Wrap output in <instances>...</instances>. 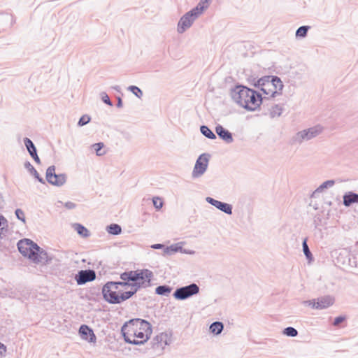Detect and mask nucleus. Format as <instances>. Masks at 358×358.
I'll use <instances>...</instances> for the list:
<instances>
[{"instance_id":"nucleus-1","label":"nucleus","mask_w":358,"mask_h":358,"mask_svg":"<svg viewBox=\"0 0 358 358\" xmlns=\"http://www.w3.org/2000/svg\"><path fill=\"white\" fill-rule=\"evenodd\" d=\"M121 331L126 343L139 345L148 341L152 329L148 321L135 318L126 322L122 327Z\"/></svg>"},{"instance_id":"nucleus-2","label":"nucleus","mask_w":358,"mask_h":358,"mask_svg":"<svg viewBox=\"0 0 358 358\" xmlns=\"http://www.w3.org/2000/svg\"><path fill=\"white\" fill-rule=\"evenodd\" d=\"M231 96L236 103L248 110H255L263 101L262 94L242 85L232 89Z\"/></svg>"},{"instance_id":"nucleus-3","label":"nucleus","mask_w":358,"mask_h":358,"mask_svg":"<svg viewBox=\"0 0 358 358\" xmlns=\"http://www.w3.org/2000/svg\"><path fill=\"white\" fill-rule=\"evenodd\" d=\"M255 86L264 94L263 99H268L281 94L284 85L278 77L268 76L259 78Z\"/></svg>"},{"instance_id":"nucleus-4","label":"nucleus","mask_w":358,"mask_h":358,"mask_svg":"<svg viewBox=\"0 0 358 358\" xmlns=\"http://www.w3.org/2000/svg\"><path fill=\"white\" fill-rule=\"evenodd\" d=\"M129 285L128 282H108L102 288L103 299L109 303L119 304L120 301L117 298L120 292L119 286H126Z\"/></svg>"},{"instance_id":"nucleus-5","label":"nucleus","mask_w":358,"mask_h":358,"mask_svg":"<svg viewBox=\"0 0 358 358\" xmlns=\"http://www.w3.org/2000/svg\"><path fill=\"white\" fill-rule=\"evenodd\" d=\"M201 15L194 8L186 13L178 23L177 31L179 34L184 33Z\"/></svg>"},{"instance_id":"nucleus-6","label":"nucleus","mask_w":358,"mask_h":358,"mask_svg":"<svg viewBox=\"0 0 358 358\" xmlns=\"http://www.w3.org/2000/svg\"><path fill=\"white\" fill-rule=\"evenodd\" d=\"M17 248L24 257H27L29 259H31L33 257L36 258L34 256L35 250L38 251L40 247L30 239L24 238L18 241Z\"/></svg>"},{"instance_id":"nucleus-7","label":"nucleus","mask_w":358,"mask_h":358,"mask_svg":"<svg viewBox=\"0 0 358 358\" xmlns=\"http://www.w3.org/2000/svg\"><path fill=\"white\" fill-rule=\"evenodd\" d=\"M199 292V287L196 283L177 288L173 292V297L178 300H185Z\"/></svg>"},{"instance_id":"nucleus-8","label":"nucleus","mask_w":358,"mask_h":358,"mask_svg":"<svg viewBox=\"0 0 358 358\" xmlns=\"http://www.w3.org/2000/svg\"><path fill=\"white\" fill-rule=\"evenodd\" d=\"M210 157V155L207 153L201 154L198 157L192 173L193 178H198L204 174L207 170Z\"/></svg>"},{"instance_id":"nucleus-9","label":"nucleus","mask_w":358,"mask_h":358,"mask_svg":"<svg viewBox=\"0 0 358 358\" xmlns=\"http://www.w3.org/2000/svg\"><path fill=\"white\" fill-rule=\"evenodd\" d=\"M47 181L55 186L61 187L66 182L67 176L65 173L56 174L55 166H50L46 170Z\"/></svg>"},{"instance_id":"nucleus-10","label":"nucleus","mask_w":358,"mask_h":358,"mask_svg":"<svg viewBox=\"0 0 358 358\" xmlns=\"http://www.w3.org/2000/svg\"><path fill=\"white\" fill-rule=\"evenodd\" d=\"M129 281L138 282L145 280H151L153 273L148 269H142L129 271Z\"/></svg>"},{"instance_id":"nucleus-11","label":"nucleus","mask_w":358,"mask_h":358,"mask_svg":"<svg viewBox=\"0 0 358 358\" xmlns=\"http://www.w3.org/2000/svg\"><path fill=\"white\" fill-rule=\"evenodd\" d=\"M96 278V273L93 270H81L76 275V280L78 285H84L88 282L93 281Z\"/></svg>"},{"instance_id":"nucleus-12","label":"nucleus","mask_w":358,"mask_h":358,"mask_svg":"<svg viewBox=\"0 0 358 358\" xmlns=\"http://www.w3.org/2000/svg\"><path fill=\"white\" fill-rule=\"evenodd\" d=\"M206 201L210 205L215 206L216 208L221 210L222 212H224L227 215L232 214V206L231 204L220 201L209 196L206 198Z\"/></svg>"},{"instance_id":"nucleus-13","label":"nucleus","mask_w":358,"mask_h":358,"mask_svg":"<svg viewBox=\"0 0 358 358\" xmlns=\"http://www.w3.org/2000/svg\"><path fill=\"white\" fill-rule=\"evenodd\" d=\"M79 334L84 340L88 341L90 343L96 341V338L93 330L87 325L82 324L79 328Z\"/></svg>"},{"instance_id":"nucleus-14","label":"nucleus","mask_w":358,"mask_h":358,"mask_svg":"<svg viewBox=\"0 0 358 358\" xmlns=\"http://www.w3.org/2000/svg\"><path fill=\"white\" fill-rule=\"evenodd\" d=\"M34 256L35 257L31 258V260H32L35 263H42V264H46L48 263L51 259L49 258L48 253L42 250L41 248L38 249V251L35 250L34 252Z\"/></svg>"},{"instance_id":"nucleus-15","label":"nucleus","mask_w":358,"mask_h":358,"mask_svg":"<svg viewBox=\"0 0 358 358\" xmlns=\"http://www.w3.org/2000/svg\"><path fill=\"white\" fill-rule=\"evenodd\" d=\"M317 309L321 310L332 306L334 303V298L331 296H324L317 299Z\"/></svg>"},{"instance_id":"nucleus-16","label":"nucleus","mask_w":358,"mask_h":358,"mask_svg":"<svg viewBox=\"0 0 358 358\" xmlns=\"http://www.w3.org/2000/svg\"><path fill=\"white\" fill-rule=\"evenodd\" d=\"M327 128L322 124H317L310 128L306 129L297 133V134H319L324 132H327Z\"/></svg>"},{"instance_id":"nucleus-17","label":"nucleus","mask_w":358,"mask_h":358,"mask_svg":"<svg viewBox=\"0 0 358 358\" xmlns=\"http://www.w3.org/2000/svg\"><path fill=\"white\" fill-rule=\"evenodd\" d=\"M343 205L346 207L350 206L353 203H358V194L353 192L345 193L343 196Z\"/></svg>"},{"instance_id":"nucleus-18","label":"nucleus","mask_w":358,"mask_h":358,"mask_svg":"<svg viewBox=\"0 0 358 358\" xmlns=\"http://www.w3.org/2000/svg\"><path fill=\"white\" fill-rule=\"evenodd\" d=\"M180 243H176V244L171 245L169 247H166L164 250V254L170 255L173 252H181L183 253L191 254V255L194 253V251H187L186 250H183L182 246H180Z\"/></svg>"},{"instance_id":"nucleus-19","label":"nucleus","mask_w":358,"mask_h":358,"mask_svg":"<svg viewBox=\"0 0 358 358\" xmlns=\"http://www.w3.org/2000/svg\"><path fill=\"white\" fill-rule=\"evenodd\" d=\"M72 227L81 237L87 238L90 236V231L81 224L74 223Z\"/></svg>"},{"instance_id":"nucleus-20","label":"nucleus","mask_w":358,"mask_h":358,"mask_svg":"<svg viewBox=\"0 0 358 358\" xmlns=\"http://www.w3.org/2000/svg\"><path fill=\"white\" fill-rule=\"evenodd\" d=\"M335 184V180H329L322 182L312 194V197H315L317 194L322 192L324 189L332 187Z\"/></svg>"},{"instance_id":"nucleus-21","label":"nucleus","mask_w":358,"mask_h":358,"mask_svg":"<svg viewBox=\"0 0 358 358\" xmlns=\"http://www.w3.org/2000/svg\"><path fill=\"white\" fill-rule=\"evenodd\" d=\"M24 168L28 170V171L34 176V178L38 180L41 183H45V181L42 177L40 176L37 171L35 168L31 165L29 162H26L24 163Z\"/></svg>"},{"instance_id":"nucleus-22","label":"nucleus","mask_w":358,"mask_h":358,"mask_svg":"<svg viewBox=\"0 0 358 358\" xmlns=\"http://www.w3.org/2000/svg\"><path fill=\"white\" fill-rule=\"evenodd\" d=\"M313 136H293L289 140V143L292 145L297 146L300 145L303 141H308Z\"/></svg>"},{"instance_id":"nucleus-23","label":"nucleus","mask_w":358,"mask_h":358,"mask_svg":"<svg viewBox=\"0 0 358 358\" xmlns=\"http://www.w3.org/2000/svg\"><path fill=\"white\" fill-rule=\"evenodd\" d=\"M151 280H145L138 282L129 283L128 286L131 287V290H136V292L141 287L145 288L150 285Z\"/></svg>"},{"instance_id":"nucleus-24","label":"nucleus","mask_w":358,"mask_h":358,"mask_svg":"<svg viewBox=\"0 0 358 358\" xmlns=\"http://www.w3.org/2000/svg\"><path fill=\"white\" fill-rule=\"evenodd\" d=\"M224 324L221 322H214L210 326V331L215 335H219L223 331Z\"/></svg>"},{"instance_id":"nucleus-25","label":"nucleus","mask_w":358,"mask_h":358,"mask_svg":"<svg viewBox=\"0 0 358 358\" xmlns=\"http://www.w3.org/2000/svg\"><path fill=\"white\" fill-rule=\"evenodd\" d=\"M213 0H200L197 6L194 8L201 15L209 7Z\"/></svg>"},{"instance_id":"nucleus-26","label":"nucleus","mask_w":358,"mask_h":358,"mask_svg":"<svg viewBox=\"0 0 358 358\" xmlns=\"http://www.w3.org/2000/svg\"><path fill=\"white\" fill-rule=\"evenodd\" d=\"M106 231L112 235H119L122 233V228L117 224H111L106 227Z\"/></svg>"},{"instance_id":"nucleus-27","label":"nucleus","mask_w":358,"mask_h":358,"mask_svg":"<svg viewBox=\"0 0 358 358\" xmlns=\"http://www.w3.org/2000/svg\"><path fill=\"white\" fill-rule=\"evenodd\" d=\"M171 290L172 288L168 285H159L156 287L155 293L158 295L167 296Z\"/></svg>"},{"instance_id":"nucleus-28","label":"nucleus","mask_w":358,"mask_h":358,"mask_svg":"<svg viewBox=\"0 0 358 358\" xmlns=\"http://www.w3.org/2000/svg\"><path fill=\"white\" fill-rule=\"evenodd\" d=\"M135 293L136 290H129L127 292H122L120 290L119 296H117L120 303L131 298Z\"/></svg>"},{"instance_id":"nucleus-29","label":"nucleus","mask_w":358,"mask_h":358,"mask_svg":"<svg viewBox=\"0 0 358 358\" xmlns=\"http://www.w3.org/2000/svg\"><path fill=\"white\" fill-rule=\"evenodd\" d=\"M24 145H25L27 151L29 152V155L33 154L34 152H37L36 148L34 143L29 138H25L24 139Z\"/></svg>"},{"instance_id":"nucleus-30","label":"nucleus","mask_w":358,"mask_h":358,"mask_svg":"<svg viewBox=\"0 0 358 358\" xmlns=\"http://www.w3.org/2000/svg\"><path fill=\"white\" fill-rule=\"evenodd\" d=\"M282 113V108L279 105H275L270 110V115L274 118L279 117Z\"/></svg>"},{"instance_id":"nucleus-31","label":"nucleus","mask_w":358,"mask_h":358,"mask_svg":"<svg viewBox=\"0 0 358 358\" xmlns=\"http://www.w3.org/2000/svg\"><path fill=\"white\" fill-rule=\"evenodd\" d=\"M309 26H301L299 27L296 31V36L300 38H304L307 36L308 31L309 30Z\"/></svg>"},{"instance_id":"nucleus-32","label":"nucleus","mask_w":358,"mask_h":358,"mask_svg":"<svg viewBox=\"0 0 358 358\" xmlns=\"http://www.w3.org/2000/svg\"><path fill=\"white\" fill-rule=\"evenodd\" d=\"M283 334L289 337H295L298 335V331L295 328L292 327H288L284 329Z\"/></svg>"},{"instance_id":"nucleus-33","label":"nucleus","mask_w":358,"mask_h":358,"mask_svg":"<svg viewBox=\"0 0 358 358\" xmlns=\"http://www.w3.org/2000/svg\"><path fill=\"white\" fill-rule=\"evenodd\" d=\"M104 147L103 143H97L92 145V148L96 152L97 156L103 155L106 152L102 150V148Z\"/></svg>"},{"instance_id":"nucleus-34","label":"nucleus","mask_w":358,"mask_h":358,"mask_svg":"<svg viewBox=\"0 0 358 358\" xmlns=\"http://www.w3.org/2000/svg\"><path fill=\"white\" fill-rule=\"evenodd\" d=\"M302 247H303V253L306 256V257L308 259V260H311L313 259V255H312V253L308 248V245L307 244V241L306 239H305L303 241V243H302Z\"/></svg>"},{"instance_id":"nucleus-35","label":"nucleus","mask_w":358,"mask_h":358,"mask_svg":"<svg viewBox=\"0 0 358 358\" xmlns=\"http://www.w3.org/2000/svg\"><path fill=\"white\" fill-rule=\"evenodd\" d=\"M128 90H129L130 92H131L134 95H136L138 98H141V96H143V92L142 90L136 87V86H134V85H131L128 87Z\"/></svg>"},{"instance_id":"nucleus-36","label":"nucleus","mask_w":358,"mask_h":358,"mask_svg":"<svg viewBox=\"0 0 358 358\" xmlns=\"http://www.w3.org/2000/svg\"><path fill=\"white\" fill-rule=\"evenodd\" d=\"M152 203H153V205H154L155 208L157 210L161 209L162 208V206H163V204H164L162 199L160 197H158V196L153 197Z\"/></svg>"},{"instance_id":"nucleus-37","label":"nucleus","mask_w":358,"mask_h":358,"mask_svg":"<svg viewBox=\"0 0 358 358\" xmlns=\"http://www.w3.org/2000/svg\"><path fill=\"white\" fill-rule=\"evenodd\" d=\"M90 121V117L87 115H84L80 118L78 124V126L82 127L87 124Z\"/></svg>"},{"instance_id":"nucleus-38","label":"nucleus","mask_w":358,"mask_h":358,"mask_svg":"<svg viewBox=\"0 0 358 358\" xmlns=\"http://www.w3.org/2000/svg\"><path fill=\"white\" fill-rule=\"evenodd\" d=\"M215 132L217 134H232L229 131L223 128L221 125H217L215 127Z\"/></svg>"},{"instance_id":"nucleus-39","label":"nucleus","mask_w":358,"mask_h":358,"mask_svg":"<svg viewBox=\"0 0 358 358\" xmlns=\"http://www.w3.org/2000/svg\"><path fill=\"white\" fill-rule=\"evenodd\" d=\"M101 99L102 101L106 103L107 105L110 106H113V103L112 101L110 100V98L109 96H108V94L106 93V92H102L101 94Z\"/></svg>"},{"instance_id":"nucleus-40","label":"nucleus","mask_w":358,"mask_h":358,"mask_svg":"<svg viewBox=\"0 0 358 358\" xmlns=\"http://www.w3.org/2000/svg\"><path fill=\"white\" fill-rule=\"evenodd\" d=\"M15 215H16V217H17V219L22 221L23 222H25L24 213L21 209H16Z\"/></svg>"},{"instance_id":"nucleus-41","label":"nucleus","mask_w":358,"mask_h":358,"mask_svg":"<svg viewBox=\"0 0 358 358\" xmlns=\"http://www.w3.org/2000/svg\"><path fill=\"white\" fill-rule=\"evenodd\" d=\"M304 305H308L310 306L313 309H317V301L315 299L313 300H308V301H304L303 302Z\"/></svg>"},{"instance_id":"nucleus-42","label":"nucleus","mask_w":358,"mask_h":358,"mask_svg":"<svg viewBox=\"0 0 358 358\" xmlns=\"http://www.w3.org/2000/svg\"><path fill=\"white\" fill-rule=\"evenodd\" d=\"M6 222L7 221L5 217L0 214V238H1V234L3 231V227L2 226H4Z\"/></svg>"},{"instance_id":"nucleus-43","label":"nucleus","mask_w":358,"mask_h":358,"mask_svg":"<svg viewBox=\"0 0 358 358\" xmlns=\"http://www.w3.org/2000/svg\"><path fill=\"white\" fill-rule=\"evenodd\" d=\"M200 131L201 134H214L212 131L205 125H203L200 127Z\"/></svg>"},{"instance_id":"nucleus-44","label":"nucleus","mask_w":358,"mask_h":358,"mask_svg":"<svg viewBox=\"0 0 358 358\" xmlns=\"http://www.w3.org/2000/svg\"><path fill=\"white\" fill-rule=\"evenodd\" d=\"M345 320V317L344 316H338V317H336L334 319V321L333 324H334V326H338V325H339L341 323H342Z\"/></svg>"},{"instance_id":"nucleus-45","label":"nucleus","mask_w":358,"mask_h":358,"mask_svg":"<svg viewBox=\"0 0 358 358\" xmlns=\"http://www.w3.org/2000/svg\"><path fill=\"white\" fill-rule=\"evenodd\" d=\"M226 143H231L233 142V136H219Z\"/></svg>"},{"instance_id":"nucleus-46","label":"nucleus","mask_w":358,"mask_h":358,"mask_svg":"<svg viewBox=\"0 0 358 358\" xmlns=\"http://www.w3.org/2000/svg\"><path fill=\"white\" fill-rule=\"evenodd\" d=\"M122 282L129 281V272H124L120 275Z\"/></svg>"},{"instance_id":"nucleus-47","label":"nucleus","mask_w":358,"mask_h":358,"mask_svg":"<svg viewBox=\"0 0 358 358\" xmlns=\"http://www.w3.org/2000/svg\"><path fill=\"white\" fill-rule=\"evenodd\" d=\"M64 206L68 209H73L76 208V205L71 201H68L65 203Z\"/></svg>"},{"instance_id":"nucleus-48","label":"nucleus","mask_w":358,"mask_h":358,"mask_svg":"<svg viewBox=\"0 0 358 358\" xmlns=\"http://www.w3.org/2000/svg\"><path fill=\"white\" fill-rule=\"evenodd\" d=\"M30 156L34 159V161L36 163L40 164L41 160H40V158L38 156L37 152H34L33 154H31Z\"/></svg>"},{"instance_id":"nucleus-49","label":"nucleus","mask_w":358,"mask_h":358,"mask_svg":"<svg viewBox=\"0 0 358 358\" xmlns=\"http://www.w3.org/2000/svg\"><path fill=\"white\" fill-rule=\"evenodd\" d=\"M6 352V347L0 342V355H2Z\"/></svg>"},{"instance_id":"nucleus-50","label":"nucleus","mask_w":358,"mask_h":358,"mask_svg":"<svg viewBox=\"0 0 358 358\" xmlns=\"http://www.w3.org/2000/svg\"><path fill=\"white\" fill-rule=\"evenodd\" d=\"M164 247V245L160 243H157L151 245V248L153 249H162Z\"/></svg>"},{"instance_id":"nucleus-51","label":"nucleus","mask_w":358,"mask_h":358,"mask_svg":"<svg viewBox=\"0 0 358 358\" xmlns=\"http://www.w3.org/2000/svg\"><path fill=\"white\" fill-rule=\"evenodd\" d=\"M117 106L118 108H121L122 106V99L120 97L117 98Z\"/></svg>"},{"instance_id":"nucleus-52","label":"nucleus","mask_w":358,"mask_h":358,"mask_svg":"<svg viewBox=\"0 0 358 358\" xmlns=\"http://www.w3.org/2000/svg\"><path fill=\"white\" fill-rule=\"evenodd\" d=\"M113 88L115 90L117 91V92H120V86H118V85L114 86V87H113Z\"/></svg>"},{"instance_id":"nucleus-53","label":"nucleus","mask_w":358,"mask_h":358,"mask_svg":"<svg viewBox=\"0 0 358 358\" xmlns=\"http://www.w3.org/2000/svg\"><path fill=\"white\" fill-rule=\"evenodd\" d=\"M207 138L210 139H216L217 136H206Z\"/></svg>"}]
</instances>
